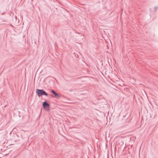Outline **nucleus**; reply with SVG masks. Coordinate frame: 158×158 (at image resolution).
<instances>
[{"label":"nucleus","mask_w":158,"mask_h":158,"mask_svg":"<svg viewBox=\"0 0 158 158\" xmlns=\"http://www.w3.org/2000/svg\"><path fill=\"white\" fill-rule=\"evenodd\" d=\"M51 92L54 95V97L55 98L58 99L60 98V95L53 90L52 89L51 90Z\"/></svg>","instance_id":"3"},{"label":"nucleus","mask_w":158,"mask_h":158,"mask_svg":"<svg viewBox=\"0 0 158 158\" xmlns=\"http://www.w3.org/2000/svg\"><path fill=\"white\" fill-rule=\"evenodd\" d=\"M43 106L46 111H49V104L46 101L43 102Z\"/></svg>","instance_id":"2"},{"label":"nucleus","mask_w":158,"mask_h":158,"mask_svg":"<svg viewBox=\"0 0 158 158\" xmlns=\"http://www.w3.org/2000/svg\"><path fill=\"white\" fill-rule=\"evenodd\" d=\"M157 8H158V7H157L156 6V7H155V9L156 10H157Z\"/></svg>","instance_id":"4"},{"label":"nucleus","mask_w":158,"mask_h":158,"mask_svg":"<svg viewBox=\"0 0 158 158\" xmlns=\"http://www.w3.org/2000/svg\"><path fill=\"white\" fill-rule=\"evenodd\" d=\"M36 92L39 97H40L43 95L46 96L48 95V94L43 89H37L36 90Z\"/></svg>","instance_id":"1"}]
</instances>
